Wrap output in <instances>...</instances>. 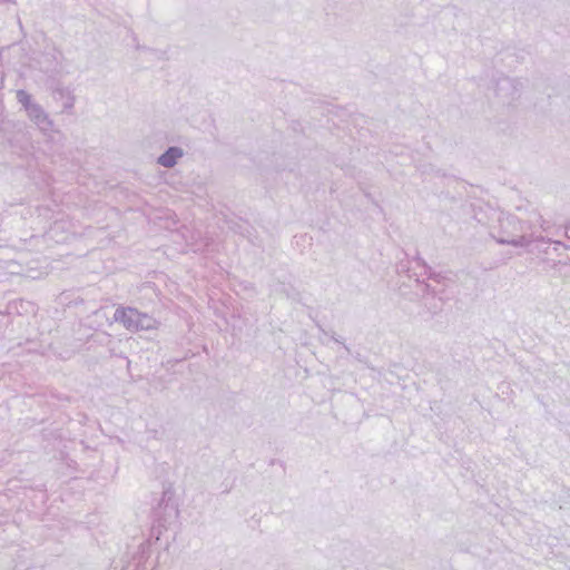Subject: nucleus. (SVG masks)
I'll return each instance as SVG.
<instances>
[{"label": "nucleus", "instance_id": "f257e3e1", "mask_svg": "<svg viewBox=\"0 0 570 570\" xmlns=\"http://www.w3.org/2000/svg\"><path fill=\"white\" fill-rule=\"evenodd\" d=\"M490 213L491 216L487 220L482 217V210L475 212L474 217L480 224L489 227V234L499 244L524 247L532 243V234H521L523 226L520 218L494 209H490Z\"/></svg>", "mask_w": 570, "mask_h": 570}, {"label": "nucleus", "instance_id": "f03ea898", "mask_svg": "<svg viewBox=\"0 0 570 570\" xmlns=\"http://www.w3.org/2000/svg\"><path fill=\"white\" fill-rule=\"evenodd\" d=\"M178 504L175 500V492L171 488L163 491L161 499L151 514V533L164 534L165 532H176L178 527Z\"/></svg>", "mask_w": 570, "mask_h": 570}, {"label": "nucleus", "instance_id": "7ed1b4c3", "mask_svg": "<svg viewBox=\"0 0 570 570\" xmlns=\"http://www.w3.org/2000/svg\"><path fill=\"white\" fill-rule=\"evenodd\" d=\"M524 82L519 78L503 76L498 78L494 86V97L502 106H515L522 96Z\"/></svg>", "mask_w": 570, "mask_h": 570}, {"label": "nucleus", "instance_id": "20e7f679", "mask_svg": "<svg viewBox=\"0 0 570 570\" xmlns=\"http://www.w3.org/2000/svg\"><path fill=\"white\" fill-rule=\"evenodd\" d=\"M521 225L523 226V232L521 234H532V242H541L547 245V247L543 249L546 254H551V252H554L558 254V256H561L560 250H570V246L564 245L561 242L558 240H546L542 236H534V228L539 227L541 229H546V225L548 224L542 216L533 210L528 219H520Z\"/></svg>", "mask_w": 570, "mask_h": 570}, {"label": "nucleus", "instance_id": "39448f33", "mask_svg": "<svg viewBox=\"0 0 570 570\" xmlns=\"http://www.w3.org/2000/svg\"><path fill=\"white\" fill-rule=\"evenodd\" d=\"M139 311L132 307H118L114 313L115 322L121 323L128 331L137 332Z\"/></svg>", "mask_w": 570, "mask_h": 570}, {"label": "nucleus", "instance_id": "423d86ee", "mask_svg": "<svg viewBox=\"0 0 570 570\" xmlns=\"http://www.w3.org/2000/svg\"><path fill=\"white\" fill-rule=\"evenodd\" d=\"M27 115L41 131L47 132L52 130L53 121L38 102L28 108Z\"/></svg>", "mask_w": 570, "mask_h": 570}, {"label": "nucleus", "instance_id": "0eeeda50", "mask_svg": "<svg viewBox=\"0 0 570 570\" xmlns=\"http://www.w3.org/2000/svg\"><path fill=\"white\" fill-rule=\"evenodd\" d=\"M183 156L184 150L180 147L171 146L158 157L157 163L165 168H173Z\"/></svg>", "mask_w": 570, "mask_h": 570}, {"label": "nucleus", "instance_id": "6e6552de", "mask_svg": "<svg viewBox=\"0 0 570 570\" xmlns=\"http://www.w3.org/2000/svg\"><path fill=\"white\" fill-rule=\"evenodd\" d=\"M53 99L62 102L63 110L73 108L76 97L71 89L58 86L52 92Z\"/></svg>", "mask_w": 570, "mask_h": 570}, {"label": "nucleus", "instance_id": "1a4fd4ad", "mask_svg": "<svg viewBox=\"0 0 570 570\" xmlns=\"http://www.w3.org/2000/svg\"><path fill=\"white\" fill-rule=\"evenodd\" d=\"M423 291L425 294L428 295H432V301H433V304L429 307V309L431 311L432 314H438L441 309H442V299L439 298L436 299L435 298V291L431 287L430 284H424V287H423Z\"/></svg>", "mask_w": 570, "mask_h": 570}, {"label": "nucleus", "instance_id": "9d476101", "mask_svg": "<svg viewBox=\"0 0 570 570\" xmlns=\"http://www.w3.org/2000/svg\"><path fill=\"white\" fill-rule=\"evenodd\" d=\"M155 326H156L155 318H153L148 314L139 312L137 331H148V330L155 328Z\"/></svg>", "mask_w": 570, "mask_h": 570}, {"label": "nucleus", "instance_id": "9b49d317", "mask_svg": "<svg viewBox=\"0 0 570 570\" xmlns=\"http://www.w3.org/2000/svg\"><path fill=\"white\" fill-rule=\"evenodd\" d=\"M16 98L18 100L19 104H21V106L23 107V109L26 110V112L28 111V108H30L31 106H35L37 102H35L32 100V97L30 94H28L26 90L23 89H19L16 94Z\"/></svg>", "mask_w": 570, "mask_h": 570}, {"label": "nucleus", "instance_id": "f8f14e48", "mask_svg": "<svg viewBox=\"0 0 570 570\" xmlns=\"http://www.w3.org/2000/svg\"><path fill=\"white\" fill-rule=\"evenodd\" d=\"M415 262L417 263L419 266H423L425 268V274L430 279L441 282L442 276L439 273L433 272L432 268L426 265L424 259H422L421 257H416Z\"/></svg>", "mask_w": 570, "mask_h": 570}, {"label": "nucleus", "instance_id": "ddd939ff", "mask_svg": "<svg viewBox=\"0 0 570 570\" xmlns=\"http://www.w3.org/2000/svg\"><path fill=\"white\" fill-rule=\"evenodd\" d=\"M316 326L318 327V330H320V332H321L322 334H324L325 336H330V337H331V340H333L335 343L343 344V345H344V348H345L347 352H350V347L343 343V341H342V338H341V337L335 336V334H334V333L330 334V333H328V332H327V331H326V330H325L321 324H318V323L316 324Z\"/></svg>", "mask_w": 570, "mask_h": 570}, {"label": "nucleus", "instance_id": "4468645a", "mask_svg": "<svg viewBox=\"0 0 570 570\" xmlns=\"http://www.w3.org/2000/svg\"><path fill=\"white\" fill-rule=\"evenodd\" d=\"M566 236L570 239V225L566 226Z\"/></svg>", "mask_w": 570, "mask_h": 570}, {"label": "nucleus", "instance_id": "2eb2a0df", "mask_svg": "<svg viewBox=\"0 0 570 570\" xmlns=\"http://www.w3.org/2000/svg\"><path fill=\"white\" fill-rule=\"evenodd\" d=\"M566 258H567V259H570V255H567V257H566Z\"/></svg>", "mask_w": 570, "mask_h": 570}]
</instances>
